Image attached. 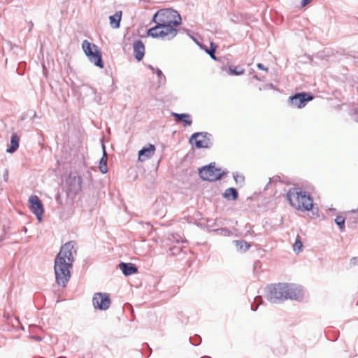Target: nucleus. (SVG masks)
Wrapping results in <instances>:
<instances>
[{
	"mask_svg": "<svg viewBox=\"0 0 358 358\" xmlns=\"http://www.w3.org/2000/svg\"><path fill=\"white\" fill-rule=\"evenodd\" d=\"M74 243L72 241L65 243L60 249L55 259V274L56 282L59 285L66 286L71 277L70 268L74 262Z\"/></svg>",
	"mask_w": 358,
	"mask_h": 358,
	"instance_id": "nucleus-1",
	"label": "nucleus"
},
{
	"mask_svg": "<svg viewBox=\"0 0 358 358\" xmlns=\"http://www.w3.org/2000/svg\"><path fill=\"white\" fill-rule=\"evenodd\" d=\"M303 296L301 287L295 284L278 283L268 287L267 299L271 303L287 299L301 300Z\"/></svg>",
	"mask_w": 358,
	"mask_h": 358,
	"instance_id": "nucleus-2",
	"label": "nucleus"
},
{
	"mask_svg": "<svg viewBox=\"0 0 358 358\" xmlns=\"http://www.w3.org/2000/svg\"><path fill=\"white\" fill-rule=\"evenodd\" d=\"M287 199L290 205L296 210L308 211L313 208L312 198L300 188L290 189L287 193Z\"/></svg>",
	"mask_w": 358,
	"mask_h": 358,
	"instance_id": "nucleus-3",
	"label": "nucleus"
},
{
	"mask_svg": "<svg viewBox=\"0 0 358 358\" xmlns=\"http://www.w3.org/2000/svg\"><path fill=\"white\" fill-rule=\"evenodd\" d=\"M152 21L155 24L178 27L181 24L182 19L178 11L171 8H167L158 10L154 15Z\"/></svg>",
	"mask_w": 358,
	"mask_h": 358,
	"instance_id": "nucleus-4",
	"label": "nucleus"
},
{
	"mask_svg": "<svg viewBox=\"0 0 358 358\" xmlns=\"http://www.w3.org/2000/svg\"><path fill=\"white\" fill-rule=\"evenodd\" d=\"M176 27L175 25L156 24L155 27L148 29V35L153 38L171 40L178 34V29Z\"/></svg>",
	"mask_w": 358,
	"mask_h": 358,
	"instance_id": "nucleus-5",
	"label": "nucleus"
},
{
	"mask_svg": "<svg viewBox=\"0 0 358 358\" xmlns=\"http://www.w3.org/2000/svg\"><path fill=\"white\" fill-rule=\"evenodd\" d=\"M82 48L92 63L97 67L103 68L102 55L96 45L91 43L87 40H84L82 43Z\"/></svg>",
	"mask_w": 358,
	"mask_h": 358,
	"instance_id": "nucleus-6",
	"label": "nucleus"
},
{
	"mask_svg": "<svg viewBox=\"0 0 358 358\" xmlns=\"http://www.w3.org/2000/svg\"><path fill=\"white\" fill-rule=\"evenodd\" d=\"M189 143L196 148H210L213 145V136L208 132L194 133L190 138Z\"/></svg>",
	"mask_w": 358,
	"mask_h": 358,
	"instance_id": "nucleus-7",
	"label": "nucleus"
},
{
	"mask_svg": "<svg viewBox=\"0 0 358 358\" xmlns=\"http://www.w3.org/2000/svg\"><path fill=\"white\" fill-rule=\"evenodd\" d=\"M215 163H210L208 165L203 166L199 169V175L200 179H209V177L214 176V179H222L227 177L228 171L222 170L215 166Z\"/></svg>",
	"mask_w": 358,
	"mask_h": 358,
	"instance_id": "nucleus-8",
	"label": "nucleus"
},
{
	"mask_svg": "<svg viewBox=\"0 0 358 358\" xmlns=\"http://www.w3.org/2000/svg\"><path fill=\"white\" fill-rule=\"evenodd\" d=\"M313 99V96L308 93L299 92L289 96V101L292 106L302 108Z\"/></svg>",
	"mask_w": 358,
	"mask_h": 358,
	"instance_id": "nucleus-9",
	"label": "nucleus"
},
{
	"mask_svg": "<svg viewBox=\"0 0 358 358\" xmlns=\"http://www.w3.org/2000/svg\"><path fill=\"white\" fill-rule=\"evenodd\" d=\"M92 302L94 307L100 310H107L110 306L109 294L106 293H95L92 299Z\"/></svg>",
	"mask_w": 358,
	"mask_h": 358,
	"instance_id": "nucleus-10",
	"label": "nucleus"
},
{
	"mask_svg": "<svg viewBox=\"0 0 358 358\" xmlns=\"http://www.w3.org/2000/svg\"><path fill=\"white\" fill-rule=\"evenodd\" d=\"M29 208L31 212L36 215L38 220L41 222L42 216L44 213L43 203H41L39 198L36 195H31L29 198Z\"/></svg>",
	"mask_w": 358,
	"mask_h": 358,
	"instance_id": "nucleus-11",
	"label": "nucleus"
},
{
	"mask_svg": "<svg viewBox=\"0 0 358 358\" xmlns=\"http://www.w3.org/2000/svg\"><path fill=\"white\" fill-rule=\"evenodd\" d=\"M135 59L140 62L145 55V45L141 40H136L133 44Z\"/></svg>",
	"mask_w": 358,
	"mask_h": 358,
	"instance_id": "nucleus-12",
	"label": "nucleus"
},
{
	"mask_svg": "<svg viewBox=\"0 0 358 358\" xmlns=\"http://www.w3.org/2000/svg\"><path fill=\"white\" fill-rule=\"evenodd\" d=\"M155 147L152 144H149L148 146L143 147L138 152V160L143 162L147 159L150 158L155 153Z\"/></svg>",
	"mask_w": 358,
	"mask_h": 358,
	"instance_id": "nucleus-13",
	"label": "nucleus"
},
{
	"mask_svg": "<svg viewBox=\"0 0 358 358\" xmlns=\"http://www.w3.org/2000/svg\"><path fill=\"white\" fill-rule=\"evenodd\" d=\"M171 116L175 118L177 122L184 123L185 127L190 126L192 124V117L188 113H172Z\"/></svg>",
	"mask_w": 358,
	"mask_h": 358,
	"instance_id": "nucleus-14",
	"label": "nucleus"
},
{
	"mask_svg": "<svg viewBox=\"0 0 358 358\" xmlns=\"http://www.w3.org/2000/svg\"><path fill=\"white\" fill-rule=\"evenodd\" d=\"M65 186L68 193L76 194L81 189V180H65Z\"/></svg>",
	"mask_w": 358,
	"mask_h": 358,
	"instance_id": "nucleus-15",
	"label": "nucleus"
},
{
	"mask_svg": "<svg viewBox=\"0 0 358 358\" xmlns=\"http://www.w3.org/2000/svg\"><path fill=\"white\" fill-rule=\"evenodd\" d=\"M119 268L122 271L123 274L127 276L138 272L137 267L131 263L122 262L119 264Z\"/></svg>",
	"mask_w": 358,
	"mask_h": 358,
	"instance_id": "nucleus-16",
	"label": "nucleus"
},
{
	"mask_svg": "<svg viewBox=\"0 0 358 358\" xmlns=\"http://www.w3.org/2000/svg\"><path fill=\"white\" fill-rule=\"evenodd\" d=\"M20 137L17 134L13 133L10 137V144L8 147L6 152L8 153L15 152L19 148Z\"/></svg>",
	"mask_w": 358,
	"mask_h": 358,
	"instance_id": "nucleus-17",
	"label": "nucleus"
},
{
	"mask_svg": "<svg viewBox=\"0 0 358 358\" xmlns=\"http://www.w3.org/2000/svg\"><path fill=\"white\" fill-rule=\"evenodd\" d=\"M103 157L100 160L99 170L102 173H106L108 171L107 169V154L106 152L105 145L102 144Z\"/></svg>",
	"mask_w": 358,
	"mask_h": 358,
	"instance_id": "nucleus-18",
	"label": "nucleus"
},
{
	"mask_svg": "<svg viewBox=\"0 0 358 358\" xmlns=\"http://www.w3.org/2000/svg\"><path fill=\"white\" fill-rule=\"evenodd\" d=\"M233 243L235 247L236 248L237 250L240 252H245L250 247V245L243 240L234 241Z\"/></svg>",
	"mask_w": 358,
	"mask_h": 358,
	"instance_id": "nucleus-19",
	"label": "nucleus"
},
{
	"mask_svg": "<svg viewBox=\"0 0 358 358\" xmlns=\"http://www.w3.org/2000/svg\"><path fill=\"white\" fill-rule=\"evenodd\" d=\"M223 196L228 200H236L238 198V192L235 188L229 187L223 193Z\"/></svg>",
	"mask_w": 358,
	"mask_h": 358,
	"instance_id": "nucleus-20",
	"label": "nucleus"
},
{
	"mask_svg": "<svg viewBox=\"0 0 358 358\" xmlns=\"http://www.w3.org/2000/svg\"><path fill=\"white\" fill-rule=\"evenodd\" d=\"M110 23L113 28H118L120 27V22L121 20V15L115 14L109 17Z\"/></svg>",
	"mask_w": 358,
	"mask_h": 358,
	"instance_id": "nucleus-21",
	"label": "nucleus"
},
{
	"mask_svg": "<svg viewBox=\"0 0 358 358\" xmlns=\"http://www.w3.org/2000/svg\"><path fill=\"white\" fill-rule=\"evenodd\" d=\"M217 45L211 42L210 43V49L206 48L205 51L206 53L209 55V56L213 59V60H217L216 56H215V51H216Z\"/></svg>",
	"mask_w": 358,
	"mask_h": 358,
	"instance_id": "nucleus-22",
	"label": "nucleus"
},
{
	"mask_svg": "<svg viewBox=\"0 0 358 358\" xmlns=\"http://www.w3.org/2000/svg\"><path fill=\"white\" fill-rule=\"evenodd\" d=\"M155 73L157 76L159 86L164 85L166 83V77L159 69H156Z\"/></svg>",
	"mask_w": 358,
	"mask_h": 358,
	"instance_id": "nucleus-23",
	"label": "nucleus"
},
{
	"mask_svg": "<svg viewBox=\"0 0 358 358\" xmlns=\"http://www.w3.org/2000/svg\"><path fill=\"white\" fill-rule=\"evenodd\" d=\"M244 73V69L241 66H236L234 68L229 67V73L235 76H240Z\"/></svg>",
	"mask_w": 358,
	"mask_h": 358,
	"instance_id": "nucleus-24",
	"label": "nucleus"
},
{
	"mask_svg": "<svg viewBox=\"0 0 358 358\" xmlns=\"http://www.w3.org/2000/svg\"><path fill=\"white\" fill-rule=\"evenodd\" d=\"M335 222L339 227L341 231L344 230L345 228V218L342 216H337L335 219Z\"/></svg>",
	"mask_w": 358,
	"mask_h": 358,
	"instance_id": "nucleus-25",
	"label": "nucleus"
},
{
	"mask_svg": "<svg viewBox=\"0 0 358 358\" xmlns=\"http://www.w3.org/2000/svg\"><path fill=\"white\" fill-rule=\"evenodd\" d=\"M302 246H303L302 243L299 240V236H298L294 244L293 245V249H294V252H296V253H299L301 250Z\"/></svg>",
	"mask_w": 358,
	"mask_h": 358,
	"instance_id": "nucleus-26",
	"label": "nucleus"
},
{
	"mask_svg": "<svg viewBox=\"0 0 358 358\" xmlns=\"http://www.w3.org/2000/svg\"><path fill=\"white\" fill-rule=\"evenodd\" d=\"M169 239L170 241H176L177 243H179L180 241L181 242H184L182 236L180 235H179V234H171L170 236V237H169Z\"/></svg>",
	"mask_w": 358,
	"mask_h": 358,
	"instance_id": "nucleus-27",
	"label": "nucleus"
},
{
	"mask_svg": "<svg viewBox=\"0 0 358 358\" xmlns=\"http://www.w3.org/2000/svg\"><path fill=\"white\" fill-rule=\"evenodd\" d=\"M351 115L355 121L358 122V108L352 109Z\"/></svg>",
	"mask_w": 358,
	"mask_h": 358,
	"instance_id": "nucleus-28",
	"label": "nucleus"
},
{
	"mask_svg": "<svg viewBox=\"0 0 358 358\" xmlns=\"http://www.w3.org/2000/svg\"><path fill=\"white\" fill-rule=\"evenodd\" d=\"M358 265V257H352L350 260V266H355Z\"/></svg>",
	"mask_w": 358,
	"mask_h": 358,
	"instance_id": "nucleus-29",
	"label": "nucleus"
},
{
	"mask_svg": "<svg viewBox=\"0 0 358 358\" xmlns=\"http://www.w3.org/2000/svg\"><path fill=\"white\" fill-rule=\"evenodd\" d=\"M232 176H233V178H234V180L238 179V178H240V179H244V178H245L243 175L240 174V173H238V172H234V173H232Z\"/></svg>",
	"mask_w": 358,
	"mask_h": 358,
	"instance_id": "nucleus-30",
	"label": "nucleus"
},
{
	"mask_svg": "<svg viewBox=\"0 0 358 358\" xmlns=\"http://www.w3.org/2000/svg\"><path fill=\"white\" fill-rule=\"evenodd\" d=\"M257 68H258L259 69H260V70H263V71H266L268 70V69H267L266 67H265V66H264L262 64H261V63L257 64Z\"/></svg>",
	"mask_w": 358,
	"mask_h": 358,
	"instance_id": "nucleus-31",
	"label": "nucleus"
},
{
	"mask_svg": "<svg viewBox=\"0 0 358 358\" xmlns=\"http://www.w3.org/2000/svg\"><path fill=\"white\" fill-rule=\"evenodd\" d=\"M312 0H302L301 1V6H306V5H308Z\"/></svg>",
	"mask_w": 358,
	"mask_h": 358,
	"instance_id": "nucleus-32",
	"label": "nucleus"
},
{
	"mask_svg": "<svg viewBox=\"0 0 358 358\" xmlns=\"http://www.w3.org/2000/svg\"><path fill=\"white\" fill-rule=\"evenodd\" d=\"M255 302L260 303L262 301V297L259 296H257L255 298Z\"/></svg>",
	"mask_w": 358,
	"mask_h": 358,
	"instance_id": "nucleus-33",
	"label": "nucleus"
},
{
	"mask_svg": "<svg viewBox=\"0 0 358 358\" xmlns=\"http://www.w3.org/2000/svg\"><path fill=\"white\" fill-rule=\"evenodd\" d=\"M148 69H150L151 71H152V72H153V73H155V69H156L157 68L153 67L152 65H149V66H148Z\"/></svg>",
	"mask_w": 358,
	"mask_h": 358,
	"instance_id": "nucleus-34",
	"label": "nucleus"
},
{
	"mask_svg": "<svg viewBox=\"0 0 358 358\" xmlns=\"http://www.w3.org/2000/svg\"><path fill=\"white\" fill-rule=\"evenodd\" d=\"M258 305H257L255 307L253 304L251 305V310L253 311H255L257 309Z\"/></svg>",
	"mask_w": 358,
	"mask_h": 358,
	"instance_id": "nucleus-35",
	"label": "nucleus"
},
{
	"mask_svg": "<svg viewBox=\"0 0 358 358\" xmlns=\"http://www.w3.org/2000/svg\"><path fill=\"white\" fill-rule=\"evenodd\" d=\"M269 87L271 88V89H274V86L273 84H270L268 85Z\"/></svg>",
	"mask_w": 358,
	"mask_h": 358,
	"instance_id": "nucleus-36",
	"label": "nucleus"
},
{
	"mask_svg": "<svg viewBox=\"0 0 358 358\" xmlns=\"http://www.w3.org/2000/svg\"><path fill=\"white\" fill-rule=\"evenodd\" d=\"M254 78H255V79H256V80H260V79L258 78V76H254Z\"/></svg>",
	"mask_w": 358,
	"mask_h": 358,
	"instance_id": "nucleus-37",
	"label": "nucleus"
},
{
	"mask_svg": "<svg viewBox=\"0 0 358 358\" xmlns=\"http://www.w3.org/2000/svg\"><path fill=\"white\" fill-rule=\"evenodd\" d=\"M30 24H29V27H30V29H31V28L33 27V23L31 22H30Z\"/></svg>",
	"mask_w": 358,
	"mask_h": 358,
	"instance_id": "nucleus-38",
	"label": "nucleus"
},
{
	"mask_svg": "<svg viewBox=\"0 0 358 358\" xmlns=\"http://www.w3.org/2000/svg\"><path fill=\"white\" fill-rule=\"evenodd\" d=\"M30 24H29V27H30V29H31V28L33 27V23L31 22H30Z\"/></svg>",
	"mask_w": 358,
	"mask_h": 358,
	"instance_id": "nucleus-39",
	"label": "nucleus"
},
{
	"mask_svg": "<svg viewBox=\"0 0 358 358\" xmlns=\"http://www.w3.org/2000/svg\"><path fill=\"white\" fill-rule=\"evenodd\" d=\"M23 231H24L25 232L27 231V228L26 227H24L23 228Z\"/></svg>",
	"mask_w": 358,
	"mask_h": 358,
	"instance_id": "nucleus-40",
	"label": "nucleus"
},
{
	"mask_svg": "<svg viewBox=\"0 0 358 358\" xmlns=\"http://www.w3.org/2000/svg\"><path fill=\"white\" fill-rule=\"evenodd\" d=\"M357 210H352V213H356Z\"/></svg>",
	"mask_w": 358,
	"mask_h": 358,
	"instance_id": "nucleus-41",
	"label": "nucleus"
},
{
	"mask_svg": "<svg viewBox=\"0 0 358 358\" xmlns=\"http://www.w3.org/2000/svg\"><path fill=\"white\" fill-rule=\"evenodd\" d=\"M196 338H198V340H201V338L199 336H198Z\"/></svg>",
	"mask_w": 358,
	"mask_h": 358,
	"instance_id": "nucleus-42",
	"label": "nucleus"
}]
</instances>
